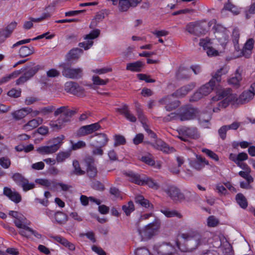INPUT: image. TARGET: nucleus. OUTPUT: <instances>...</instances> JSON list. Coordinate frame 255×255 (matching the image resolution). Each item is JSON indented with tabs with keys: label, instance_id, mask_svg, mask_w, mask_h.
<instances>
[{
	"label": "nucleus",
	"instance_id": "nucleus-2",
	"mask_svg": "<svg viewBox=\"0 0 255 255\" xmlns=\"http://www.w3.org/2000/svg\"><path fill=\"white\" fill-rule=\"evenodd\" d=\"M254 93L251 90L244 91L238 98L236 94L232 93L230 88L220 90L217 92V95L213 97L212 99L214 101H217L224 99L219 103V107L221 108L227 107L232 101H236L238 104H245L251 100L254 96Z\"/></svg>",
	"mask_w": 255,
	"mask_h": 255
},
{
	"label": "nucleus",
	"instance_id": "nucleus-50",
	"mask_svg": "<svg viewBox=\"0 0 255 255\" xmlns=\"http://www.w3.org/2000/svg\"><path fill=\"white\" fill-rule=\"evenodd\" d=\"M202 151L212 159L216 161H219V158L218 155L212 150L207 148H203Z\"/></svg>",
	"mask_w": 255,
	"mask_h": 255
},
{
	"label": "nucleus",
	"instance_id": "nucleus-34",
	"mask_svg": "<svg viewBox=\"0 0 255 255\" xmlns=\"http://www.w3.org/2000/svg\"><path fill=\"white\" fill-rule=\"evenodd\" d=\"M119 2V8L121 11H126L130 6H131L130 0H116V3L113 5H117Z\"/></svg>",
	"mask_w": 255,
	"mask_h": 255
},
{
	"label": "nucleus",
	"instance_id": "nucleus-52",
	"mask_svg": "<svg viewBox=\"0 0 255 255\" xmlns=\"http://www.w3.org/2000/svg\"><path fill=\"white\" fill-rule=\"evenodd\" d=\"M100 31L98 29L92 30L89 34H87L85 37L86 40H92L93 39L98 37L100 35Z\"/></svg>",
	"mask_w": 255,
	"mask_h": 255
},
{
	"label": "nucleus",
	"instance_id": "nucleus-45",
	"mask_svg": "<svg viewBox=\"0 0 255 255\" xmlns=\"http://www.w3.org/2000/svg\"><path fill=\"white\" fill-rule=\"evenodd\" d=\"M224 9L231 11L235 15L239 14L240 12L239 9L230 2L225 4Z\"/></svg>",
	"mask_w": 255,
	"mask_h": 255
},
{
	"label": "nucleus",
	"instance_id": "nucleus-41",
	"mask_svg": "<svg viewBox=\"0 0 255 255\" xmlns=\"http://www.w3.org/2000/svg\"><path fill=\"white\" fill-rule=\"evenodd\" d=\"M55 219L59 224H64L68 220L67 215L62 212H57L55 214Z\"/></svg>",
	"mask_w": 255,
	"mask_h": 255
},
{
	"label": "nucleus",
	"instance_id": "nucleus-24",
	"mask_svg": "<svg viewBox=\"0 0 255 255\" xmlns=\"http://www.w3.org/2000/svg\"><path fill=\"white\" fill-rule=\"evenodd\" d=\"M135 111L138 119L143 128H148L149 126L148 121L146 116L144 115L142 110L140 107V105L137 102L135 103Z\"/></svg>",
	"mask_w": 255,
	"mask_h": 255
},
{
	"label": "nucleus",
	"instance_id": "nucleus-46",
	"mask_svg": "<svg viewBox=\"0 0 255 255\" xmlns=\"http://www.w3.org/2000/svg\"><path fill=\"white\" fill-rule=\"evenodd\" d=\"M114 146H117L120 145H124L126 142L125 137L122 135L116 134L114 136Z\"/></svg>",
	"mask_w": 255,
	"mask_h": 255
},
{
	"label": "nucleus",
	"instance_id": "nucleus-49",
	"mask_svg": "<svg viewBox=\"0 0 255 255\" xmlns=\"http://www.w3.org/2000/svg\"><path fill=\"white\" fill-rule=\"evenodd\" d=\"M42 122L43 119L41 118H38L30 121L26 126H29L31 128H37L42 123Z\"/></svg>",
	"mask_w": 255,
	"mask_h": 255
},
{
	"label": "nucleus",
	"instance_id": "nucleus-7",
	"mask_svg": "<svg viewBox=\"0 0 255 255\" xmlns=\"http://www.w3.org/2000/svg\"><path fill=\"white\" fill-rule=\"evenodd\" d=\"M197 110L189 106H186L180 109L178 115L172 113L166 118V120L179 119L181 121L192 120L195 117Z\"/></svg>",
	"mask_w": 255,
	"mask_h": 255
},
{
	"label": "nucleus",
	"instance_id": "nucleus-6",
	"mask_svg": "<svg viewBox=\"0 0 255 255\" xmlns=\"http://www.w3.org/2000/svg\"><path fill=\"white\" fill-rule=\"evenodd\" d=\"M128 177L129 180L136 184L139 185H147L149 187L154 189L159 188L158 184L152 179L146 177L145 175H139L132 171H128L126 173Z\"/></svg>",
	"mask_w": 255,
	"mask_h": 255
},
{
	"label": "nucleus",
	"instance_id": "nucleus-20",
	"mask_svg": "<svg viewBox=\"0 0 255 255\" xmlns=\"http://www.w3.org/2000/svg\"><path fill=\"white\" fill-rule=\"evenodd\" d=\"M9 215L15 218L14 223L15 225L19 229H21L25 224H29V221L21 214L14 211H10Z\"/></svg>",
	"mask_w": 255,
	"mask_h": 255
},
{
	"label": "nucleus",
	"instance_id": "nucleus-3",
	"mask_svg": "<svg viewBox=\"0 0 255 255\" xmlns=\"http://www.w3.org/2000/svg\"><path fill=\"white\" fill-rule=\"evenodd\" d=\"M54 111V116L60 115L59 118L53 123L52 128H61L65 127L70 122L71 117L78 112L76 108L70 109L68 106H62L55 109L53 106H49L41 108L40 112L44 115H47Z\"/></svg>",
	"mask_w": 255,
	"mask_h": 255
},
{
	"label": "nucleus",
	"instance_id": "nucleus-23",
	"mask_svg": "<svg viewBox=\"0 0 255 255\" xmlns=\"http://www.w3.org/2000/svg\"><path fill=\"white\" fill-rule=\"evenodd\" d=\"M174 247L169 244L163 243L157 247L158 255H174Z\"/></svg>",
	"mask_w": 255,
	"mask_h": 255
},
{
	"label": "nucleus",
	"instance_id": "nucleus-37",
	"mask_svg": "<svg viewBox=\"0 0 255 255\" xmlns=\"http://www.w3.org/2000/svg\"><path fill=\"white\" fill-rule=\"evenodd\" d=\"M34 53V48L26 46H22L19 50V54L21 57H27Z\"/></svg>",
	"mask_w": 255,
	"mask_h": 255
},
{
	"label": "nucleus",
	"instance_id": "nucleus-21",
	"mask_svg": "<svg viewBox=\"0 0 255 255\" xmlns=\"http://www.w3.org/2000/svg\"><path fill=\"white\" fill-rule=\"evenodd\" d=\"M190 164L192 167L195 169L200 171L205 166V164L208 165L209 162L205 158L201 155H196V159L190 162Z\"/></svg>",
	"mask_w": 255,
	"mask_h": 255
},
{
	"label": "nucleus",
	"instance_id": "nucleus-38",
	"mask_svg": "<svg viewBox=\"0 0 255 255\" xmlns=\"http://www.w3.org/2000/svg\"><path fill=\"white\" fill-rule=\"evenodd\" d=\"M236 200L242 208H247L248 205V201L245 196L242 193L237 194L236 196Z\"/></svg>",
	"mask_w": 255,
	"mask_h": 255
},
{
	"label": "nucleus",
	"instance_id": "nucleus-12",
	"mask_svg": "<svg viewBox=\"0 0 255 255\" xmlns=\"http://www.w3.org/2000/svg\"><path fill=\"white\" fill-rule=\"evenodd\" d=\"M175 95L173 93L167 95L159 100V103L161 105H165V109L166 111H170L175 109L179 106L180 102L175 99Z\"/></svg>",
	"mask_w": 255,
	"mask_h": 255
},
{
	"label": "nucleus",
	"instance_id": "nucleus-13",
	"mask_svg": "<svg viewBox=\"0 0 255 255\" xmlns=\"http://www.w3.org/2000/svg\"><path fill=\"white\" fill-rule=\"evenodd\" d=\"M176 131V136L184 141H187L188 138L196 139L200 136L196 128H178Z\"/></svg>",
	"mask_w": 255,
	"mask_h": 255
},
{
	"label": "nucleus",
	"instance_id": "nucleus-4",
	"mask_svg": "<svg viewBox=\"0 0 255 255\" xmlns=\"http://www.w3.org/2000/svg\"><path fill=\"white\" fill-rule=\"evenodd\" d=\"M165 192L174 201H181L186 198L188 201H192L198 199V195L195 192H187L186 197L180 190L175 186H168L165 190Z\"/></svg>",
	"mask_w": 255,
	"mask_h": 255
},
{
	"label": "nucleus",
	"instance_id": "nucleus-32",
	"mask_svg": "<svg viewBox=\"0 0 255 255\" xmlns=\"http://www.w3.org/2000/svg\"><path fill=\"white\" fill-rule=\"evenodd\" d=\"M143 66L144 64L142 62L137 61L134 62L127 64L126 69L132 72H138L141 71V69Z\"/></svg>",
	"mask_w": 255,
	"mask_h": 255
},
{
	"label": "nucleus",
	"instance_id": "nucleus-63",
	"mask_svg": "<svg viewBox=\"0 0 255 255\" xmlns=\"http://www.w3.org/2000/svg\"><path fill=\"white\" fill-rule=\"evenodd\" d=\"M92 187L99 191H103L105 189L104 185L99 181H94L92 183Z\"/></svg>",
	"mask_w": 255,
	"mask_h": 255
},
{
	"label": "nucleus",
	"instance_id": "nucleus-15",
	"mask_svg": "<svg viewBox=\"0 0 255 255\" xmlns=\"http://www.w3.org/2000/svg\"><path fill=\"white\" fill-rule=\"evenodd\" d=\"M147 143L150 144L152 146L155 148L156 149L160 150L163 152L166 153H173L175 151V149L174 147L170 146L163 140L160 139H158L157 138L155 139V142L153 143H150L149 142Z\"/></svg>",
	"mask_w": 255,
	"mask_h": 255
},
{
	"label": "nucleus",
	"instance_id": "nucleus-31",
	"mask_svg": "<svg viewBox=\"0 0 255 255\" xmlns=\"http://www.w3.org/2000/svg\"><path fill=\"white\" fill-rule=\"evenodd\" d=\"M254 40L250 38L247 40L242 50V54L246 58H249L252 53V50L254 47Z\"/></svg>",
	"mask_w": 255,
	"mask_h": 255
},
{
	"label": "nucleus",
	"instance_id": "nucleus-55",
	"mask_svg": "<svg viewBox=\"0 0 255 255\" xmlns=\"http://www.w3.org/2000/svg\"><path fill=\"white\" fill-rule=\"evenodd\" d=\"M246 19H249L252 14L255 13V2L251 4L249 8L245 11Z\"/></svg>",
	"mask_w": 255,
	"mask_h": 255
},
{
	"label": "nucleus",
	"instance_id": "nucleus-18",
	"mask_svg": "<svg viewBox=\"0 0 255 255\" xmlns=\"http://www.w3.org/2000/svg\"><path fill=\"white\" fill-rule=\"evenodd\" d=\"M65 90L67 92L73 95H81L84 93V88L75 82H67L65 84Z\"/></svg>",
	"mask_w": 255,
	"mask_h": 255
},
{
	"label": "nucleus",
	"instance_id": "nucleus-35",
	"mask_svg": "<svg viewBox=\"0 0 255 255\" xmlns=\"http://www.w3.org/2000/svg\"><path fill=\"white\" fill-rule=\"evenodd\" d=\"M160 211L167 218L177 217L178 218H181L182 217V215L175 210H171L167 208H164L161 209Z\"/></svg>",
	"mask_w": 255,
	"mask_h": 255
},
{
	"label": "nucleus",
	"instance_id": "nucleus-19",
	"mask_svg": "<svg viewBox=\"0 0 255 255\" xmlns=\"http://www.w3.org/2000/svg\"><path fill=\"white\" fill-rule=\"evenodd\" d=\"M199 45L202 47L204 50H206V53L209 56H214L219 55L218 51L212 47V43L209 38L201 39Z\"/></svg>",
	"mask_w": 255,
	"mask_h": 255
},
{
	"label": "nucleus",
	"instance_id": "nucleus-44",
	"mask_svg": "<svg viewBox=\"0 0 255 255\" xmlns=\"http://www.w3.org/2000/svg\"><path fill=\"white\" fill-rule=\"evenodd\" d=\"M251 172V169H248L245 170L244 171H241L239 172V174L240 176L246 179L247 181H248L249 183H252L254 181V178L252 177L251 175H250V173Z\"/></svg>",
	"mask_w": 255,
	"mask_h": 255
},
{
	"label": "nucleus",
	"instance_id": "nucleus-60",
	"mask_svg": "<svg viewBox=\"0 0 255 255\" xmlns=\"http://www.w3.org/2000/svg\"><path fill=\"white\" fill-rule=\"evenodd\" d=\"M141 161L149 165H153L155 163L154 161L151 157V155L149 154L148 156H143L140 158Z\"/></svg>",
	"mask_w": 255,
	"mask_h": 255
},
{
	"label": "nucleus",
	"instance_id": "nucleus-47",
	"mask_svg": "<svg viewBox=\"0 0 255 255\" xmlns=\"http://www.w3.org/2000/svg\"><path fill=\"white\" fill-rule=\"evenodd\" d=\"M71 155L70 151L60 152L57 155L56 160L58 162H61L68 158Z\"/></svg>",
	"mask_w": 255,
	"mask_h": 255
},
{
	"label": "nucleus",
	"instance_id": "nucleus-30",
	"mask_svg": "<svg viewBox=\"0 0 255 255\" xmlns=\"http://www.w3.org/2000/svg\"><path fill=\"white\" fill-rule=\"evenodd\" d=\"M190 69L184 67H179L176 72V78L178 80L188 79L190 77Z\"/></svg>",
	"mask_w": 255,
	"mask_h": 255
},
{
	"label": "nucleus",
	"instance_id": "nucleus-22",
	"mask_svg": "<svg viewBox=\"0 0 255 255\" xmlns=\"http://www.w3.org/2000/svg\"><path fill=\"white\" fill-rule=\"evenodd\" d=\"M3 194L16 203L20 202L21 200V197L18 192L12 191L10 188L7 187L3 188Z\"/></svg>",
	"mask_w": 255,
	"mask_h": 255
},
{
	"label": "nucleus",
	"instance_id": "nucleus-40",
	"mask_svg": "<svg viewBox=\"0 0 255 255\" xmlns=\"http://www.w3.org/2000/svg\"><path fill=\"white\" fill-rule=\"evenodd\" d=\"M247 120V121H245L243 122H234L231 125L223 126L221 128H239L240 126H245L246 123H248L249 122L252 124L255 123V119L252 120L251 118H248Z\"/></svg>",
	"mask_w": 255,
	"mask_h": 255
},
{
	"label": "nucleus",
	"instance_id": "nucleus-8",
	"mask_svg": "<svg viewBox=\"0 0 255 255\" xmlns=\"http://www.w3.org/2000/svg\"><path fill=\"white\" fill-rule=\"evenodd\" d=\"M160 225V222L155 220L152 223L146 226L143 229H138V232L141 236V241L149 239L154 236L159 229Z\"/></svg>",
	"mask_w": 255,
	"mask_h": 255
},
{
	"label": "nucleus",
	"instance_id": "nucleus-48",
	"mask_svg": "<svg viewBox=\"0 0 255 255\" xmlns=\"http://www.w3.org/2000/svg\"><path fill=\"white\" fill-rule=\"evenodd\" d=\"M97 169L96 167L94 165H89L87 166V173L88 176L90 178H94L97 174Z\"/></svg>",
	"mask_w": 255,
	"mask_h": 255
},
{
	"label": "nucleus",
	"instance_id": "nucleus-57",
	"mask_svg": "<svg viewBox=\"0 0 255 255\" xmlns=\"http://www.w3.org/2000/svg\"><path fill=\"white\" fill-rule=\"evenodd\" d=\"M11 164L10 159L7 157L0 158V165L4 168H8Z\"/></svg>",
	"mask_w": 255,
	"mask_h": 255
},
{
	"label": "nucleus",
	"instance_id": "nucleus-26",
	"mask_svg": "<svg viewBox=\"0 0 255 255\" xmlns=\"http://www.w3.org/2000/svg\"><path fill=\"white\" fill-rule=\"evenodd\" d=\"M194 87V83H190L177 90L173 93V95H175V96L177 98L183 97L191 91Z\"/></svg>",
	"mask_w": 255,
	"mask_h": 255
},
{
	"label": "nucleus",
	"instance_id": "nucleus-28",
	"mask_svg": "<svg viewBox=\"0 0 255 255\" xmlns=\"http://www.w3.org/2000/svg\"><path fill=\"white\" fill-rule=\"evenodd\" d=\"M94 137L96 141V146L102 147L104 146L108 142V138L106 134L104 133H95V136H92Z\"/></svg>",
	"mask_w": 255,
	"mask_h": 255
},
{
	"label": "nucleus",
	"instance_id": "nucleus-56",
	"mask_svg": "<svg viewBox=\"0 0 255 255\" xmlns=\"http://www.w3.org/2000/svg\"><path fill=\"white\" fill-rule=\"evenodd\" d=\"M21 93V90L20 89H16L13 88L7 92V95L9 97L16 98L20 96Z\"/></svg>",
	"mask_w": 255,
	"mask_h": 255
},
{
	"label": "nucleus",
	"instance_id": "nucleus-42",
	"mask_svg": "<svg viewBox=\"0 0 255 255\" xmlns=\"http://www.w3.org/2000/svg\"><path fill=\"white\" fill-rule=\"evenodd\" d=\"M134 209L133 203L131 201H129L127 204L122 206V210L127 216H129Z\"/></svg>",
	"mask_w": 255,
	"mask_h": 255
},
{
	"label": "nucleus",
	"instance_id": "nucleus-17",
	"mask_svg": "<svg viewBox=\"0 0 255 255\" xmlns=\"http://www.w3.org/2000/svg\"><path fill=\"white\" fill-rule=\"evenodd\" d=\"M186 30L190 34L198 36L205 34L206 32V29L199 23H189L186 26Z\"/></svg>",
	"mask_w": 255,
	"mask_h": 255
},
{
	"label": "nucleus",
	"instance_id": "nucleus-10",
	"mask_svg": "<svg viewBox=\"0 0 255 255\" xmlns=\"http://www.w3.org/2000/svg\"><path fill=\"white\" fill-rule=\"evenodd\" d=\"M62 69V75L70 79H79L82 77L83 70L80 68H72L71 65L68 63H63L59 65Z\"/></svg>",
	"mask_w": 255,
	"mask_h": 255
},
{
	"label": "nucleus",
	"instance_id": "nucleus-1",
	"mask_svg": "<svg viewBox=\"0 0 255 255\" xmlns=\"http://www.w3.org/2000/svg\"><path fill=\"white\" fill-rule=\"evenodd\" d=\"M207 234L208 233H201L196 230L190 231L182 234L181 237L183 239V243L177 242V246L181 252H192L200 246L207 243Z\"/></svg>",
	"mask_w": 255,
	"mask_h": 255
},
{
	"label": "nucleus",
	"instance_id": "nucleus-53",
	"mask_svg": "<svg viewBox=\"0 0 255 255\" xmlns=\"http://www.w3.org/2000/svg\"><path fill=\"white\" fill-rule=\"evenodd\" d=\"M30 224V222H29V224H25L21 228V229H25L28 231V233H31V235H33L36 238L38 239H40L41 238V235L39 234L36 231L33 230L31 228L28 227V225Z\"/></svg>",
	"mask_w": 255,
	"mask_h": 255
},
{
	"label": "nucleus",
	"instance_id": "nucleus-51",
	"mask_svg": "<svg viewBox=\"0 0 255 255\" xmlns=\"http://www.w3.org/2000/svg\"><path fill=\"white\" fill-rule=\"evenodd\" d=\"M219 224V220L214 216H210L207 219V225L210 227H215Z\"/></svg>",
	"mask_w": 255,
	"mask_h": 255
},
{
	"label": "nucleus",
	"instance_id": "nucleus-36",
	"mask_svg": "<svg viewBox=\"0 0 255 255\" xmlns=\"http://www.w3.org/2000/svg\"><path fill=\"white\" fill-rule=\"evenodd\" d=\"M73 166L74 170L71 171L70 174L71 176L74 175H82L85 174V171L82 170L79 162L77 160L73 161Z\"/></svg>",
	"mask_w": 255,
	"mask_h": 255
},
{
	"label": "nucleus",
	"instance_id": "nucleus-14",
	"mask_svg": "<svg viewBox=\"0 0 255 255\" xmlns=\"http://www.w3.org/2000/svg\"><path fill=\"white\" fill-rule=\"evenodd\" d=\"M11 178L17 185L22 187L24 191L32 189L35 186L34 183H29L28 180L19 173H15Z\"/></svg>",
	"mask_w": 255,
	"mask_h": 255
},
{
	"label": "nucleus",
	"instance_id": "nucleus-27",
	"mask_svg": "<svg viewBox=\"0 0 255 255\" xmlns=\"http://www.w3.org/2000/svg\"><path fill=\"white\" fill-rule=\"evenodd\" d=\"M116 111L122 115H123L127 119L131 122H135L136 121V117L128 110L127 105H125L121 108H117Z\"/></svg>",
	"mask_w": 255,
	"mask_h": 255
},
{
	"label": "nucleus",
	"instance_id": "nucleus-62",
	"mask_svg": "<svg viewBox=\"0 0 255 255\" xmlns=\"http://www.w3.org/2000/svg\"><path fill=\"white\" fill-rule=\"evenodd\" d=\"M205 115H201L200 116L198 121L201 126H206V128H208L210 125L209 119H205Z\"/></svg>",
	"mask_w": 255,
	"mask_h": 255
},
{
	"label": "nucleus",
	"instance_id": "nucleus-25",
	"mask_svg": "<svg viewBox=\"0 0 255 255\" xmlns=\"http://www.w3.org/2000/svg\"><path fill=\"white\" fill-rule=\"evenodd\" d=\"M32 112V110L31 108L26 107L15 111L11 113V115L13 119L17 121L24 118L26 115Z\"/></svg>",
	"mask_w": 255,
	"mask_h": 255
},
{
	"label": "nucleus",
	"instance_id": "nucleus-16",
	"mask_svg": "<svg viewBox=\"0 0 255 255\" xmlns=\"http://www.w3.org/2000/svg\"><path fill=\"white\" fill-rule=\"evenodd\" d=\"M39 69V66L37 65L27 70L16 81V85H19L22 84L29 80L38 72Z\"/></svg>",
	"mask_w": 255,
	"mask_h": 255
},
{
	"label": "nucleus",
	"instance_id": "nucleus-11",
	"mask_svg": "<svg viewBox=\"0 0 255 255\" xmlns=\"http://www.w3.org/2000/svg\"><path fill=\"white\" fill-rule=\"evenodd\" d=\"M215 36L220 44L224 47L228 42L229 31L220 24L214 25Z\"/></svg>",
	"mask_w": 255,
	"mask_h": 255
},
{
	"label": "nucleus",
	"instance_id": "nucleus-58",
	"mask_svg": "<svg viewBox=\"0 0 255 255\" xmlns=\"http://www.w3.org/2000/svg\"><path fill=\"white\" fill-rule=\"evenodd\" d=\"M203 93L200 91V89H199L197 92H196L191 97L190 99L191 101H197L200 99H201L202 98H203L204 96H205L203 94Z\"/></svg>",
	"mask_w": 255,
	"mask_h": 255
},
{
	"label": "nucleus",
	"instance_id": "nucleus-59",
	"mask_svg": "<svg viewBox=\"0 0 255 255\" xmlns=\"http://www.w3.org/2000/svg\"><path fill=\"white\" fill-rule=\"evenodd\" d=\"M137 77L139 80L145 81L147 83H154L155 82V80L151 79L149 76L144 74H138Z\"/></svg>",
	"mask_w": 255,
	"mask_h": 255
},
{
	"label": "nucleus",
	"instance_id": "nucleus-61",
	"mask_svg": "<svg viewBox=\"0 0 255 255\" xmlns=\"http://www.w3.org/2000/svg\"><path fill=\"white\" fill-rule=\"evenodd\" d=\"M93 43L92 40H87L86 41L79 43V46L80 47L84 48L85 50H88L93 45Z\"/></svg>",
	"mask_w": 255,
	"mask_h": 255
},
{
	"label": "nucleus",
	"instance_id": "nucleus-64",
	"mask_svg": "<svg viewBox=\"0 0 255 255\" xmlns=\"http://www.w3.org/2000/svg\"><path fill=\"white\" fill-rule=\"evenodd\" d=\"M135 254L136 255H151L149 251L145 248L137 249L136 250Z\"/></svg>",
	"mask_w": 255,
	"mask_h": 255
},
{
	"label": "nucleus",
	"instance_id": "nucleus-29",
	"mask_svg": "<svg viewBox=\"0 0 255 255\" xmlns=\"http://www.w3.org/2000/svg\"><path fill=\"white\" fill-rule=\"evenodd\" d=\"M27 69V67L21 69L19 70H15L12 72L11 74L7 75L5 76L2 77L0 79V85L3 84L8 82L9 80L16 78L19 76L22 71H25Z\"/></svg>",
	"mask_w": 255,
	"mask_h": 255
},
{
	"label": "nucleus",
	"instance_id": "nucleus-39",
	"mask_svg": "<svg viewBox=\"0 0 255 255\" xmlns=\"http://www.w3.org/2000/svg\"><path fill=\"white\" fill-rule=\"evenodd\" d=\"M241 80V74L239 73L238 70H237L234 76L228 80V83L229 84L238 86L240 85V82Z\"/></svg>",
	"mask_w": 255,
	"mask_h": 255
},
{
	"label": "nucleus",
	"instance_id": "nucleus-33",
	"mask_svg": "<svg viewBox=\"0 0 255 255\" xmlns=\"http://www.w3.org/2000/svg\"><path fill=\"white\" fill-rule=\"evenodd\" d=\"M83 51L82 49L76 48L71 50L67 54L66 58L68 61L72 60L77 59L83 53Z\"/></svg>",
	"mask_w": 255,
	"mask_h": 255
},
{
	"label": "nucleus",
	"instance_id": "nucleus-43",
	"mask_svg": "<svg viewBox=\"0 0 255 255\" xmlns=\"http://www.w3.org/2000/svg\"><path fill=\"white\" fill-rule=\"evenodd\" d=\"M98 128H79L77 131V135L78 137L90 134L96 131Z\"/></svg>",
	"mask_w": 255,
	"mask_h": 255
},
{
	"label": "nucleus",
	"instance_id": "nucleus-5",
	"mask_svg": "<svg viewBox=\"0 0 255 255\" xmlns=\"http://www.w3.org/2000/svg\"><path fill=\"white\" fill-rule=\"evenodd\" d=\"M228 71L227 67H222L218 70L209 82L200 88V91L203 93V94L206 96L210 93L215 87L219 85L221 81V76L226 74Z\"/></svg>",
	"mask_w": 255,
	"mask_h": 255
},
{
	"label": "nucleus",
	"instance_id": "nucleus-54",
	"mask_svg": "<svg viewBox=\"0 0 255 255\" xmlns=\"http://www.w3.org/2000/svg\"><path fill=\"white\" fill-rule=\"evenodd\" d=\"M92 80L93 83L95 85H105L108 83L109 82V80L107 79L106 80H103L101 79L98 76H93L92 78Z\"/></svg>",
	"mask_w": 255,
	"mask_h": 255
},
{
	"label": "nucleus",
	"instance_id": "nucleus-9",
	"mask_svg": "<svg viewBox=\"0 0 255 255\" xmlns=\"http://www.w3.org/2000/svg\"><path fill=\"white\" fill-rule=\"evenodd\" d=\"M64 136L61 135L59 136L53 138L50 141L52 144L49 146H44L38 147L37 151L41 154H50L57 151L60 148Z\"/></svg>",
	"mask_w": 255,
	"mask_h": 255
}]
</instances>
